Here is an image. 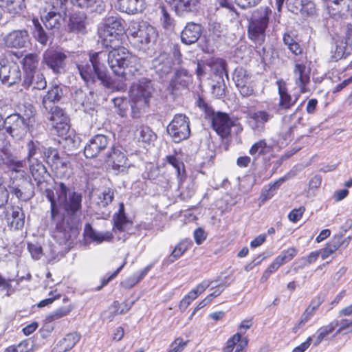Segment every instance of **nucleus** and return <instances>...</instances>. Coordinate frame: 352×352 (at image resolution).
<instances>
[{"instance_id": "nucleus-35", "label": "nucleus", "mask_w": 352, "mask_h": 352, "mask_svg": "<svg viewBox=\"0 0 352 352\" xmlns=\"http://www.w3.org/2000/svg\"><path fill=\"white\" fill-rule=\"evenodd\" d=\"M10 67L8 65H3L0 68V79L4 84L12 85L15 84L18 80H21V72L19 69H13L14 76H10Z\"/></svg>"}, {"instance_id": "nucleus-61", "label": "nucleus", "mask_w": 352, "mask_h": 352, "mask_svg": "<svg viewBox=\"0 0 352 352\" xmlns=\"http://www.w3.org/2000/svg\"><path fill=\"white\" fill-rule=\"evenodd\" d=\"M305 210V206H300L298 208L292 210L288 214L289 220L292 223H297L302 217Z\"/></svg>"}, {"instance_id": "nucleus-2", "label": "nucleus", "mask_w": 352, "mask_h": 352, "mask_svg": "<svg viewBox=\"0 0 352 352\" xmlns=\"http://www.w3.org/2000/svg\"><path fill=\"white\" fill-rule=\"evenodd\" d=\"M102 45L111 48L107 56L109 65L115 76L125 81L128 75H135L138 71L139 61L123 45L124 34L112 32L108 30H100Z\"/></svg>"}, {"instance_id": "nucleus-59", "label": "nucleus", "mask_w": 352, "mask_h": 352, "mask_svg": "<svg viewBox=\"0 0 352 352\" xmlns=\"http://www.w3.org/2000/svg\"><path fill=\"white\" fill-rule=\"evenodd\" d=\"M314 312H313L311 310H310L309 308L307 307L305 309V311L303 312L300 320L298 321V323H296L294 326V327L292 329V331L296 333L302 325H304L306 322H307L311 319V318L314 316Z\"/></svg>"}, {"instance_id": "nucleus-48", "label": "nucleus", "mask_w": 352, "mask_h": 352, "mask_svg": "<svg viewBox=\"0 0 352 352\" xmlns=\"http://www.w3.org/2000/svg\"><path fill=\"white\" fill-rule=\"evenodd\" d=\"M298 250L295 247H289L283 250L276 258L283 265L293 260L298 254Z\"/></svg>"}, {"instance_id": "nucleus-8", "label": "nucleus", "mask_w": 352, "mask_h": 352, "mask_svg": "<svg viewBox=\"0 0 352 352\" xmlns=\"http://www.w3.org/2000/svg\"><path fill=\"white\" fill-rule=\"evenodd\" d=\"M42 157L57 177L63 179L69 177L70 164L62 160L57 148L43 147Z\"/></svg>"}, {"instance_id": "nucleus-7", "label": "nucleus", "mask_w": 352, "mask_h": 352, "mask_svg": "<svg viewBox=\"0 0 352 352\" xmlns=\"http://www.w3.org/2000/svg\"><path fill=\"white\" fill-rule=\"evenodd\" d=\"M254 324L253 318L243 320L239 327L238 331L230 337L222 348L223 352H246L249 339L244 335Z\"/></svg>"}, {"instance_id": "nucleus-12", "label": "nucleus", "mask_w": 352, "mask_h": 352, "mask_svg": "<svg viewBox=\"0 0 352 352\" xmlns=\"http://www.w3.org/2000/svg\"><path fill=\"white\" fill-rule=\"evenodd\" d=\"M233 80L242 97L254 94V86L250 73L241 66L236 67L233 73Z\"/></svg>"}, {"instance_id": "nucleus-34", "label": "nucleus", "mask_w": 352, "mask_h": 352, "mask_svg": "<svg viewBox=\"0 0 352 352\" xmlns=\"http://www.w3.org/2000/svg\"><path fill=\"white\" fill-rule=\"evenodd\" d=\"M134 304V301L129 302L128 300H124L122 303L118 300H114L109 307L111 310L109 316V320L111 321L115 316L121 315L128 312Z\"/></svg>"}, {"instance_id": "nucleus-10", "label": "nucleus", "mask_w": 352, "mask_h": 352, "mask_svg": "<svg viewBox=\"0 0 352 352\" xmlns=\"http://www.w3.org/2000/svg\"><path fill=\"white\" fill-rule=\"evenodd\" d=\"M39 61V54L36 52L25 54L21 60V68L23 71L21 86L24 89H28L32 85L34 75L38 68Z\"/></svg>"}, {"instance_id": "nucleus-4", "label": "nucleus", "mask_w": 352, "mask_h": 352, "mask_svg": "<svg viewBox=\"0 0 352 352\" xmlns=\"http://www.w3.org/2000/svg\"><path fill=\"white\" fill-rule=\"evenodd\" d=\"M197 106L204 113L205 119L210 121L212 129L221 139L231 136L232 127L236 124L227 113L214 111L201 96L197 100Z\"/></svg>"}, {"instance_id": "nucleus-9", "label": "nucleus", "mask_w": 352, "mask_h": 352, "mask_svg": "<svg viewBox=\"0 0 352 352\" xmlns=\"http://www.w3.org/2000/svg\"><path fill=\"white\" fill-rule=\"evenodd\" d=\"M167 133L175 142L179 143L190 135V120L184 113L175 114L167 126Z\"/></svg>"}, {"instance_id": "nucleus-24", "label": "nucleus", "mask_w": 352, "mask_h": 352, "mask_svg": "<svg viewBox=\"0 0 352 352\" xmlns=\"http://www.w3.org/2000/svg\"><path fill=\"white\" fill-rule=\"evenodd\" d=\"M5 218L8 225L15 230H21L25 224V214L19 206H12L5 212Z\"/></svg>"}, {"instance_id": "nucleus-37", "label": "nucleus", "mask_w": 352, "mask_h": 352, "mask_svg": "<svg viewBox=\"0 0 352 352\" xmlns=\"http://www.w3.org/2000/svg\"><path fill=\"white\" fill-rule=\"evenodd\" d=\"M0 7L12 14H18L25 8L24 0H0Z\"/></svg>"}, {"instance_id": "nucleus-19", "label": "nucleus", "mask_w": 352, "mask_h": 352, "mask_svg": "<svg viewBox=\"0 0 352 352\" xmlns=\"http://www.w3.org/2000/svg\"><path fill=\"white\" fill-rule=\"evenodd\" d=\"M352 54V23L346 25L344 41L336 45L332 58L334 60L346 58Z\"/></svg>"}, {"instance_id": "nucleus-30", "label": "nucleus", "mask_w": 352, "mask_h": 352, "mask_svg": "<svg viewBox=\"0 0 352 352\" xmlns=\"http://www.w3.org/2000/svg\"><path fill=\"white\" fill-rule=\"evenodd\" d=\"M4 164L12 174L14 173L22 177H25L26 175V162L25 160H19L15 156L8 155L4 160Z\"/></svg>"}, {"instance_id": "nucleus-1", "label": "nucleus", "mask_w": 352, "mask_h": 352, "mask_svg": "<svg viewBox=\"0 0 352 352\" xmlns=\"http://www.w3.org/2000/svg\"><path fill=\"white\" fill-rule=\"evenodd\" d=\"M30 171L38 189L44 192L50 203V217L55 221L60 215L63 208L65 215L56 223V230L60 232H69L76 229L80 223L82 211V194L76 191L71 192L68 199L69 189L63 182H56L54 189L47 187V179L50 176L45 165L36 160L30 164Z\"/></svg>"}, {"instance_id": "nucleus-23", "label": "nucleus", "mask_w": 352, "mask_h": 352, "mask_svg": "<svg viewBox=\"0 0 352 352\" xmlns=\"http://www.w3.org/2000/svg\"><path fill=\"white\" fill-rule=\"evenodd\" d=\"M283 42L287 46L289 52L295 57H302L305 56V60H307L306 52L301 41L296 35L291 32H286L283 35Z\"/></svg>"}, {"instance_id": "nucleus-6", "label": "nucleus", "mask_w": 352, "mask_h": 352, "mask_svg": "<svg viewBox=\"0 0 352 352\" xmlns=\"http://www.w3.org/2000/svg\"><path fill=\"white\" fill-rule=\"evenodd\" d=\"M271 14L269 7H261L254 11L248 26V36L254 43L259 45L264 43Z\"/></svg>"}, {"instance_id": "nucleus-57", "label": "nucleus", "mask_w": 352, "mask_h": 352, "mask_svg": "<svg viewBox=\"0 0 352 352\" xmlns=\"http://www.w3.org/2000/svg\"><path fill=\"white\" fill-rule=\"evenodd\" d=\"M56 131V135L59 137H65L69 133L70 125L69 118H65V120L58 123L56 122V125L52 126Z\"/></svg>"}, {"instance_id": "nucleus-55", "label": "nucleus", "mask_w": 352, "mask_h": 352, "mask_svg": "<svg viewBox=\"0 0 352 352\" xmlns=\"http://www.w3.org/2000/svg\"><path fill=\"white\" fill-rule=\"evenodd\" d=\"M9 117L13 118V119L10 121V124H6L3 129H5L8 133L14 138L19 135V128L20 126L19 124L21 122V120L19 119V117H17L16 115L10 116Z\"/></svg>"}, {"instance_id": "nucleus-28", "label": "nucleus", "mask_w": 352, "mask_h": 352, "mask_svg": "<svg viewBox=\"0 0 352 352\" xmlns=\"http://www.w3.org/2000/svg\"><path fill=\"white\" fill-rule=\"evenodd\" d=\"M329 15L336 20L352 18V10L350 9L349 1L339 3L338 5L327 6Z\"/></svg>"}, {"instance_id": "nucleus-26", "label": "nucleus", "mask_w": 352, "mask_h": 352, "mask_svg": "<svg viewBox=\"0 0 352 352\" xmlns=\"http://www.w3.org/2000/svg\"><path fill=\"white\" fill-rule=\"evenodd\" d=\"M201 32V26L199 24L188 23L181 32V40L186 45L194 43L199 38Z\"/></svg>"}, {"instance_id": "nucleus-63", "label": "nucleus", "mask_w": 352, "mask_h": 352, "mask_svg": "<svg viewBox=\"0 0 352 352\" xmlns=\"http://www.w3.org/2000/svg\"><path fill=\"white\" fill-rule=\"evenodd\" d=\"M28 249L34 259H39L43 254L42 247L38 244L28 243Z\"/></svg>"}, {"instance_id": "nucleus-36", "label": "nucleus", "mask_w": 352, "mask_h": 352, "mask_svg": "<svg viewBox=\"0 0 352 352\" xmlns=\"http://www.w3.org/2000/svg\"><path fill=\"white\" fill-rule=\"evenodd\" d=\"M285 180V177H280L273 183L268 184L267 188H264L258 198L261 204H264L267 200L272 198L276 193L277 190L279 188L280 184Z\"/></svg>"}, {"instance_id": "nucleus-5", "label": "nucleus", "mask_w": 352, "mask_h": 352, "mask_svg": "<svg viewBox=\"0 0 352 352\" xmlns=\"http://www.w3.org/2000/svg\"><path fill=\"white\" fill-rule=\"evenodd\" d=\"M127 38L131 45L138 50H145L157 36L155 28L146 21L131 23L127 33Z\"/></svg>"}, {"instance_id": "nucleus-14", "label": "nucleus", "mask_w": 352, "mask_h": 352, "mask_svg": "<svg viewBox=\"0 0 352 352\" xmlns=\"http://www.w3.org/2000/svg\"><path fill=\"white\" fill-rule=\"evenodd\" d=\"M104 161L111 169L118 172H123L130 166L127 156L121 151V146L119 145H113L111 147Z\"/></svg>"}, {"instance_id": "nucleus-17", "label": "nucleus", "mask_w": 352, "mask_h": 352, "mask_svg": "<svg viewBox=\"0 0 352 352\" xmlns=\"http://www.w3.org/2000/svg\"><path fill=\"white\" fill-rule=\"evenodd\" d=\"M351 241V236L344 238L342 235H334L328 242H327L323 248L320 250L321 252V258L325 260L336 251L345 249Z\"/></svg>"}, {"instance_id": "nucleus-38", "label": "nucleus", "mask_w": 352, "mask_h": 352, "mask_svg": "<svg viewBox=\"0 0 352 352\" xmlns=\"http://www.w3.org/2000/svg\"><path fill=\"white\" fill-rule=\"evenodd\" d=\"M123 22L124 21L120 17L110 16L107 19L102 29L124 34V27Z\"/></svg>"}, {"instance_id": "nucleus-3", "label": "nucleus", "mask_w": 352, "mask_h": 352, "mask_svg": "<svg viewBox=\"0 0 352 352\" xmlns=\"http://www.w3.org/2000/svg\"><path fill=\"white\" fill-rule=\"evenodd\" d=\"M152 91L150 81H139L134 84L129 90L130 100L121 97L113 99L116 113L121 117H126L131 107V117L134 119L140 118L142 113L149 106Z\"/></svg>"}, {"instance_id": "nucleus-47", "label": "nucleus", "mask_w": 352, "mask_h": 352, "mask_svg": "<svg viewBox=\"0 0 352 352\" xmlns=\"http://www.w3.org/2000/svg\"><path fill=\"white\" fill-rule=\"evenodd\" d=\"M132 224V221L129 220L126 215L114 216L113 230L123 232L126 231Z\"/></svg>"}, {"instance_id": "nucleus-49", "label": "nucleus", "mask_w": 352, "mask_h": 352, "mask_svg": "<svg viewBox=\"0 0 352 352\" xmlns=\"http://www.w3.org/2000/svg\"><path fill=\"white\" fill-rule=\"evenodd\" d=\"M160 9L162 12L160 21L163 28L168 32L173 31L175 25V20L170 16L164 6H160Z\"/></svg>"}, {"instance_id": "nucleus-52", "label": "nucleus", "mask_w": 352, "mask_h": 352, "mask_svg": "<svg viewBox=\"0 0 352 352\" xmlns=\"http://www.w3.org/2000/svg\"><path fill=\"white\" fill-rule=\"evenodd\" d=\"M60 16L54 11L49 12L42 19L45 26L47 29L58 28L60 25Z\"/></svg>"}, {"instance_id": "nucleus-56", "label": "nucleus", "mask_w": 352, "mask_h": 352, "mask_svg": "<svg viewBox=\"0 0 352 352\" xmlns=\"http://www.w3.org/2000/svg\"><path fill=\"white\" fill-rule=\"evenodd\" d=\"M72 4L81 8H90L91 10H96L98 6H100L101 0H71Z\"/></svg>"}, {"instance_id": "nucleus-33", "label": "nucleus", "mask_w": 352, "mask_h": 352, "mask_svg": "<svg viewBox=\"0 0 352 352\" xmlns=\"http://www.w3.org/2000/svg\"><path fill=\"white\" fill-rule=\"evenodd\" d=\"M200 0H172L171 6L177 14H183L193 11Z\"/></svg>"}, {"instance_id": "nucleus-13", "label": "nucleus", "mask_w": 352, "mask_h": 352, "mask_svg": "<svg viewBox=\"0 0 352 352\" xmlns=\"http://www.w3.org/2000/svg\"><path fill=\"white\" fill-rule=\"evenodd\" d=\"M278 94V110L287 111L293 108L302 94L298 93L292 95L288 89L286 81L283 78H279L276 81Z\"/></svg>"}, {"instance_id": "nucleus-16", "label": "nucleus", "mask_w": 352, "mask_h": 352, "mask_svg": "<svg viewBox=\"0 0 352 352\" xmlns=\"http://www.w3.org/2000/svg\"><path fill=\"white\" fill-rule=\"evenodd\" d=\"M66 54L57 49L49 48L43 56V63L54 73H59L65 65Z\"/></svg>"}, {"instance_id": "nucleus-29", "label": "nucleus", "mask_w": 352, "mask_h": 352, "mask_svg": "<svg viewBox=\"0 0 352 352\" xmlns=\"http://www.w3.org/2000/svg\"><path fill=\"white\" fill-rule=\"evenodd\" d=\"M81 334L78 331H73L67 333L56 344V349L57 352H67L72 349L80 341Z\"/></svg>"}, {"instance_id": "nucleus-46", "label": "nucleus", "mask_w": 352, "mask_h": 352, "mask_svg": "<svg viewBox=\"0 0 352 352\" xmlns=\"http://www.w3.org/2000/svg\"><path fill=\"white\" fill-rule=\"evenodd\" d=\"M299 12L304 18L313 17L318 15V9L316 4L310 0H302Z\"/></svg>"}, {"instance_id": "nucleus-53", "label": "nucleus", "mask_w": 352, "mask_h": 352, "mask_svg": "<svg viewBox=\"0 0 352 352\" xmlns=\"http://www.w3.org/2000/svg\"><path fill=\"white\" fill-rule=\"evenodd\" d=\"M249 118L257 124H265L273 118V115L265 110H261L250 114Z\"/></svg>"}, {"instance_id": "nucleus-25", "label": "nucleus", "mask_w": 352, "mask_h": 352, "mask_svg": "<svg viewBox=\"0 0 352 352\" xmlns=\"http://www.w3.org/2000/svg\"><path fill=\"white\" fill-rule=\"evenodd\" d=\"M146 7L144 0H118L116 8L129 14L142 12Z\"/></svg>"}, {"instance_id": "nucleus-42", "label": "nucleus", "mask_w": 352, "mask_h": 352, "mask_svg": "<svg viewBox=\"0 0 352 352\" xmlns=\"http://www.w3.org/2000/svg\"><path fill=\"white\" fill-rule=\"evenodd\" d=\"M32 23L34 25V30L32 34L34 38L43 45H45L48 41V36L43 30L38 19L33 18Z\"/></svg>"}, {"instance_id": "nucleus-54", "label": "nucleus", "mask_w": 352, "mask_h": 352, "mask_svg": "<svg viewBox=\"0 0 352 352\" xmlns=\"http://www.w3.org/2000/svg\"><path fill=\"white\" fill-rule=\"evenodd\" d=\"M3 352H33L28 340H22L18 344L8 346Z\"/></svg>"}, {"instance_id": "nucleus-27", "label": "nucleus", "mask_w": 352, "mask_h": 352, "mask_svg": "<svg viewBox=\"0 0 352 352\" xmlns=\"http://www.w3.org/2000/svg\"><path fill=\"white\" fill-rule=\"evenodd\" d=\"M134 139L144 146L150 145L157 139V135L153 130L145 124H140L136 127L134 133Z\"/></svg>"}, {"instance_id": "nucleus-18", "label": "nucleus", "mask_w": 352, "mask_h": 352, "mask_svg": "<svg viewBox=\"0 0 352 352\" xmlns=\"http://www.w3.org/2000/svg\"><path fill=\"white\" fill-rule=\"evenodd\" d=\"M82 237L83 242L86 245L91 243L100 244L104 241H111L113 239V234L110 231L104 232H97L93 228L92 226L89 223H87L84 227Z\"/></svg>"}, {"instance_id": "nucleus-64", "label": "nucleus", "mask_w": 352, "mask_h": 352, "mask_svg": "<svg viewBox=\"0 0 352 352\" xmlns=\"http://www.w3.org/2000/svg\"><path fill=\"white\" fill-rule=\"evenodd\" d=\"M320 254L321 255V252L320 250H315L311 252L307 256H303L302 258V260L304 261L302 267L310 265L311 264L315 263L318 259Z\"/></svg>"}, {"instance_id": "nucleus-60", "label": "nucleus", "mask_w": 352, "mask_h": 352, "mask_svg": "<svg viewBox=\"0 0 352 352\" xmlns=\"http://www.w3.org/2000/svg\"><path fill=\"white\" fill-rule=\"evenodd\" d=\"M40 142L38 141L30 140L27 144L28 154L26 160L30 162L39 148Z\"/></svg>"}, {"instance_id": "nucleus-21", "label": "nucleus", "mask_w": 352, "mask_h": 352, "mask_svg": "<svg viewBox=\"0 0 352 352\" xmlns=\"http://www.w3.org/2000/svg\"><path fill=\"white\" fill-rule=\"evenodd\" d=\"M6 47L20 49L26 46L29 41V34L26 30H16L9 32L3 37Z\"/></svg>"}, {"instance_id": "nucleus-39", "label": "nucleus", "mask_w": 352, "mask_h": 352, "mask_svg": "<svg viewBox=\"0 0 352 352\" xmlns=\"http://www.w3.org/2000/svg\"><path fill=\"white\" fill-rule=\"evenodd\" d=\"M63 95V91L62 89L58 86L54 85L52 86L47 92V94L44 96L43 98V105L44 108L47 110L48 106L47 102H58Z\"/></svg>"}, {"instance_id": "nucleus-11", "label": "nucleus", "mask_w": 352, "mask_h": 352, "mask_svg": "<svg viewBox=\"0 0 352 352\" xmlns=\"http://www.w3.org/2000/svg\"><path fill=\"white\" fill-rule=\"evenodd\" d=\"M106 53L97 52L89 54V61L97 72V78L107 88H113L114 83L104 65Z\"/></svg>"}, {"instance_id": "nucleus-50", "label": "nucleus", "mask_w": 352, "mask_h": 352, "mask_svg": "<svg viewBox=\"0 0 352 352\" xmlns=\"http://www.w3.org/2000/svg\"><path fill=\"white\" fill-rule=\"evenodd\" d=\"M126 264V261L124 260L122 264L120 267H118L116 270H115L113 272L107 273L104 276H103L100 280V284L96 287L95 290L100 291L103 287L107 286L110 281H111L118 276V274L120 273V272L122 270V268L125 266Z\"/></svg>"}, {"instance_id": "nucleus-40", "label": "nucleus", "mask_w": 352, "mask_h": 352, "mask_svg": "<svg viewBox=\"0 0 352 352\" xmlns=\"http://www.w3.org/2000/svg\"><path fill=\"white\" fill-rule=\"evenodd\" d=\"M272 150V147L268 145L265 140H260L252 145L249 153L252 155L264 156Z\"/></svg>"}, {"instance_id": "nucleus-44", "label": "nucleus", "mask_w": 352, "mask_h": 352, "mask_svg": "<svg viewBox=\"0 0 352 352\" xmlns=\"http://www.w3.org/2000/svg\"><path fill=\"white\" fill-rule=\"evenodd\" d=\"M192 245L191 240L184 239L178 243L170 254V257L173 259L172 261L179 258Z\"/></svg>"}, {"instance_id": "nucleus-31", "label": "nucleus", "mask_w": 352, "mask_h": 352, "mask_svg": "<svg viewBox=\"0 0 352 352\" xmlns=\"http://www.w3.org/2000/svg\"><path fill=\"white\" fill-rule=\"evenodd\" d=\"M86 15L84 13L72 14L69 20L68 28L74 33H84L86 28Z\"/></svg>"}, {"instance_id": "nucleus-32", "label": "nucleus", "mask_w": 352, "mask_h": 352, "mask_svg": "<svg viewBox=\"0 0 352 352\" xmlns=\"http://www.w3.org/2000/svg\"><path fill=\"white\" fill-rule=\"evenodd\" d=\"M81 78L87 86L95 84L97 78V72L94 67L89 63L77 65Z\"/></svg>"}, {"instance_id": "nucleus-58", "label": "nucleus", "mask_w": 352, "mask_h": 352, "mask_svg": "<svg viewBox=\"0 0 352 352\" xmlns=\"http://www.w3.org/2000/svg\"><path fill=\"white\" fill-rule=\"evenodd\" d=\"M188 340L184 341L181 337L176 338L170 345V349L167 352H182L186 346Z\"/></svg>"}, {"instance_id": "nucleus-22", "label": "nucleus", "mask_w": 352, "mask_h": 352, "mask_svg": "<svg viewBox=\"0 0 352 352\" xmlns=\"http://www.w3.org/2000/svg\"><path fill=\"white\" fill-rule=\"evenodd\" d=\"M192 82V76L186 69H179L176 71L169 84V89L173 94H177V91L187 89Z\"/></svg>"}, {"instance_id": "nucleus-15", "label": "nucleus", "mask_w": 352, "mask_h": 352, "mask_svg": "<svg viewBox=\"0 0 352 352\" xmlns=\"http://www.w3.org/2000/svg\"><path fill=\"white\" fill-rule=\"evenodd\" d=\"M306 62L295 60L293 69L294 80L296 86L298 87L300 94L310 91L309 87L310 80V70L307 67Z\"/></svg>"}, {"instance_id": "nucleus-51", "label": "nucleus", "mask_w": 352, "mask_h": 352, "mask_svg": "<svg viewBox=\"0 0 352 352\" xmlns=\"http://www.w3.org/2000/svg\"><path fill=\"white\" fill-rule=\"evenodd\" d=\"M51 116L49 118L51 122L52 126L56 125V122H60L65 120V118H69L64 111L58 106H53L50 107Z\"/></svg>"}, {"instance_id": "nucleus-20", "label": "nucleus", "mask_w": 352, "mask_h": 352, "mask_svg": "<svg viewBox=\"0 0 352 352\" xmlns=\"http://www.w3.org/2000/svg\"><path fill=\"white\" fill-rule=\"evenodd\" d=\"M109 144L107 136L102 134L94 135L85 146L84 154L87 158H94L104 150Z\"/></svg>"}, {"instance_id": "nucleus-41", "label": "nucleus", "mask_w": 352, "mask_h": 352, "mask_svg": "<svg viewBox=\"0 0 352 352\" xmlns=\"http://www.w3.org/2000/svg\"><path fill=\"white\" fill-rule=\"evenodd\" d=\"M338 324V321L331 322L327 325L321 327L317 330V337L314 342V346H317L322 341L327 338L329 335L332 333Z\"/></svg>"}, {"instance_id": "nucleus-45", "label": "nucleus", "mask_w": 352, "mask_h": 352, "mask_svg": "<svg viewBox=\"0 0 352 352\" xmlns=\"http://www.w3.org/2000/svg\"><path fill=\"white\" fill-rule=\"evenodd\" d=\"M73 309L74 305L71 303L66 306L60 307L56 309L54 312L47 316L45 320L48 322H52L69 315Z\"/></svg>"}, {"instance_id": "nucleus-62", "label": "nucleus", "mask_w": 352, "mask_h": 352, "mask_svg": "<svg viewBox=\"0 0 352 352\" xmlns=\"http://www.w3.org/2000/svg\"><path fill=\"white\" fill-rule=\"evenodd\" d=\"M33 88L38 90H43L47 87V81L42 73H38L34 75L33 83Z\"/></svg>"}, {"instance_id": "nucleus-43", "label": "nucleus", "mask_w": 352, "mask_h": 352, "mask_svg": "<svg viewBox=\"0 0 352 352\" xmlns=\"http://www.w3.org/2000/svg\"><path fill=\"white\" fill-rule=\"evenodd\" d=\"M16 116L19 117L23 123L30 125L34 122L36 110L34 107L30 104H24L23 109H21V113Z\"/></svg>"}]
</instances>
